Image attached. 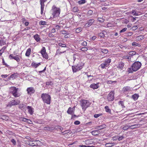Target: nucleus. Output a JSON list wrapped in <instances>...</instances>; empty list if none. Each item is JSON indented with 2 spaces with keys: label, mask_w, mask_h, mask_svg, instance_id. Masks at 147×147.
Returning a JSON list of instances; mask_svg holds the SVG:
<instances>
[{
  "label": "nucleus",
  "mask_w": 147,
  "mask_h": 147,
  "mask_svg": "<svg viewBox=\"0 0 147 147\" xmlns=\"http://www.w3.org/2000/svg\"><path fill=\"white\" fill-rule=\"evenodd\" d=\"M139 96L138 94H135L132 96V98L133 99L135 100H137Z\"/></svg>",
  "instance_id": "nucleus-23"
},
{
  "label": "nucleus",
  "mask_w": 147,
  "mask_h": 147,
  "mask_svg": "<svg viewBox=\"0 0 147 147\" xmlns=\"http://www.w3.org/2000/svg\"><path fill=\"white\" fill-rule=\"evenodd\" d=\"M94 21V19H90L88 21V23H86L84 26L87 27H89L92 24Z\"/></svg>",
  "instance_id": "nucleus-14"
},
{
  "label": "nucleus",
  "mask_w": 147,
  "mask_h": 147,
  "mask_svg": "<svg viewBox=\"0 0 147 147\" xmlns=\"http://www.w3.org/2000/svg\"><path fill=\"white\" fill-rule=\"evenodd\" d=\"M128 72L129 73H132L133 72V70L132 69V67L131 66L130 68H129L128 69Z\"/></svg>",
  "instance_id": "nucleus-50"
},
{
  "label": "nucleus",
  "mask_w": 147,
  "mask_h": 147,
  "mask_svg": "<svg viewBox=\"0 0 147 147\" xmlns=\"http://www.w3.org/2000/svg\"><path fill=\"white\" fill-rule=\"evenodd\" d=\"M27 91L28 94H33L35 92V90L32 87L28 88L27 89Z\"/></svg>",
  "instance_id": "nucleus-11"
},
{
  "label": "nucleus",
  "mask_w": 147,
  "mask_h": 147,
  "mask_svg": "<svg viewBox=\"0 0 147 147\" xmlns=\"http://www.w3.org/2000/svg\"><path fill=\"white\" fill-rule=\"evenodd\" d=\"M78 55L76 54H74L73 55V60H74V62L75 61L76 59V58H78Z\"/></svg>",
  "instance_id": "nucleus-38"
},
{
  "label": "nucleus",
  "mask_w": 147,
  "mask_h": 147,
  "mask_svg": "<svg viewBox=\"0 0 147 147\" xmlns=\"http://www.w3.org/2000/svg\"><path fill=\"white\" fill-rule=\"evenodd\" d=\"M142 125V124H138L136 125H134L131 126H129V127H130L131 129H133L140 127Z\"/></svg>",
  "instance_id": "nucleus-15"
},
{
  "label": "nucleus",
  "mask_w": 147,
  "mask_h": 147,
  "mask_svg": "<svg viewBox=\"0 0 147 147\" xmlns=\"http://www.w3.org/2000/svg\"><path fill=\"white\" fill-rule=\"evenodd\" d=\"M132 90V88L128 86H126L123 88L122 90L124 92H126L131 91Z\"/></svg>",
  "instance_id": "nucleus-12"
},
{
  "label": "nucleus",
  "mask_w": 147,
  "mask_h": 147,
  "mask_svg": "<svg viewBox=\"0 0 147 147\" xmlns=\"http://www.w3.org/2000/svg\"><path fill=\"white\" fill-rule=\"evenodd\" d=\"M124 65V63L121 62L119 64L117 67L120 69H122Z\"/></svg>",
  "instance_id": "nucleus-27"
},
{
  "label": "nucleus",
  "mask_w": 147,
  "mask_h": 147,
  "mask_svg": "<svg viewBox=\"0 0 147 147\" xmlns=\"http://www.w3.org/2000/svg\"><path fill=\"white\" fill-rule=\"evenodd\" d=\"M106 127V125L105 124H103L100 126H96V129L98 130H100Z\"/></svg>",
  "instance_id": "nucleus-19"
},
{
  "label": "nucleus",
  "mask_w": 147,
  "mask_h": 147,
  "mask_svg": "<svg viewBox=\"0 0 147 147\" xmlns=\"http://www.w3.org/2000/svg\"><path fill=\"white\" fill-rule=\"evenodd\" d=\"M14 56H13V55L12 54H10L9 56V57L10 59H13Z\"/></svg>",
  "instance_id": "nucleus-58"
},
{
  "label": "nucleus",
  "mask_w": 147,
  "mask_h": 147,
  "mask_svg": "<svg viewBox=\"0 0 147 147\" xmlns=\"http://www.w3.org/2000/svg\"><path fill=\"white\" fill-rule=\"evenodd\" d=\"M11 142L13 143V145H16V141L14 139H12L11 140Z\"/></svg>",
  "instance_id": "nucleus-53"
},
{
  "label": "nucleus",
  "mask_w": 147,
  "mask_h": 147,
  "mask_svg": "<svg viewBox=\"0 0 147 147\" xmlns=\"http://www.w3.org/2000/svg\"><path fill=\"white\" fill-rule=\"evenodd\" d=\"M81 45L84 46H86L87 45V43L86 41H84L81 43Z\"/></svg>",
  "instance_id": "nucleus-52"
},
{
  "label": "nucleus",
  "mask_w": 147,
  "mask_h": 147,
  "mask_svg": "<svg viewBox=\"0 0 147 147\" xmlns=\"http://www.w3.org/2000/svg\"><path fill=\"white\" fill-rule=\"evenodd\" d=\"M53 33L51 32H50L49 34V36L50 37H53L54 35L52 34Z\"/></svg>",
  "instance_id": "nucleus-61"
},
{
  "label": "nucleus",
  "mask_w": 147,
  "mask_h": 147,
  "mask_svg": "<svg viewBox=\"0 0 147 147\" xmlns=\"http://www.w3.org/2000/svg\"><path fill=\"white\" fill-rule=\"evenodd\" d=\"M124 58L125 59H128L129 60L130 59V58L128 56H125L124 57Z\"/></svg>",
  "instance_id": "nucleus-64"
},
{
  "label": "nucleus",
  "mask_w": 147,
  "mask_h": 147,
  "mask_svg": "<svg viewBox=\"0 0 147 147\" xmlns=\"http://www.w3.org/2000/svg\"><path fill=\"white\" fill-rule=\"evenodd\" d=\"M115 144L114 143H107L105 144L106 147H110L113 146Z\"/></svg>",
  "instance_id": "nucleus-29"
},
{
  "label": "nucleus",
  "mask_w": 147,
  "mask_h": 147,
  "mask_svg": "<svg viewBox=\"0 0 147 147\" xmlns=\"http://www.w3.org/2000/svg\"><path fill=\"white\" fill-rule=\"evenodd\" d=\"M67 32L65 30H63L61 31V33L63 34H67Z\"/></svg>",
  "instance_id": "nucleus-59"
},
{
  "label": "nucleus",
  "mask_w": 147,
  "mask_h": 147,
  "mask_svg": "<svg viewBox=\"0 0 147 147\" xmlns=\"http://www.w3.org/2000/svg\"><path fill=\"white\" fill-rule=\"evenodd\" d=\"M40 65V63H35L33 62L32 64V65L33 67L36 68L39 65Z\"/></svg>",
  "instance_id": "nucleus-25"
},
{
  "label": "nucleus",
  "mask_w": 147,
  "mask_h": 147,
  "mask_svg": "<svg viewBox=\"0 0 147 147\" xmlns=\"http://www.w3.org/2000/svg\"><path fill=\"white\" fill-rule=\"evenodd\" d=\"M80 122L79 121H76L74 122V124L75 125H78L80 124Z\"/></svg>",
  "instance_id": "nucleus-57"
},
{
  "label": "nucleus",
  "mask_w": 147,
  "mask_h": 147,
  "mask_svg": "<svg viewBox=\"0 0 147 147\" xmlns=\"http://www.w3.org/2000/svg\"><path fill=\"white\" fill-rule=\"evenodd\" d=\"M114 93L113 92H111L108 95L107 97V98L108 101H113L114 99Z\"/></svg>",
  "instance_id": "nucleus-9"
},
{
  "label": "nucleus",
  "mask_w": 147,
  "mask_h": 147,
  "mask_svg": "<svg viewBox=\"0 0 147 147\" xmlns=\"http://www.w3.org/2000/svg\"><path fill=\"white\" fill-rule=\"evenodd\" d=\"M31 52V49L29 48L28 49L25 55L26 56L29 57L30 54Z\"/></svg>",
  "instance_id": "nucleus-20"
},
{
  "label": "nucleus",
  "mask_w": 147,
  "mask_h": 147,
  "mask_svg": "<svg viewBox=\"0 0 147 147\" xmlns=\"http://www.w3.org/2000/svg\"><path fill=\"white\" fill-rule=\"evenodd\" d=\"M127 30V28H124L120 31V32L122 33V32H124L125 31Z\"/></svg>",
  "instance_id": "nucleus-55"
},
{
  "label": "nucleus",
  "mask_w": 147,
  "mask_h": 147,
  "mask_svg": "<svg viewBox=\"0 0 147 147\" xmlns=\"http://www.w3.org/2000/svg\"><path fill=\"white\" fill-rule=\"evenodd\" d=\"M60 26L59 25H57L55 26V30H58L60 28Z\"/></svg>",
  "instance_id": "nucleus-63"
},
{
  "label": "nucleus",
  "mask_w": 147,
  "mask_h": 147,
  "mask_svg": "<svg viewBox=\"0 0 147 147\" xmlns=\"http://www.w3.org/2000/svg\"><path fill=\"white\" fill-rule=\"evenodd\" d=\"M113 26V25L111 23H109L107 24V27H112Z\"/></svg>",
  "instance_id": "nucleus-60"
},
{
  "label": "nucleus",
  "mask_w": 147,
  "mask_h": 147,
  "mask_svg": "<svg viewBox=\"0 0 147 147\" xmlns=\"http://www.w3.org/2000/svg\"><path fill=\"white\" fill-rule=\"evenodd\" d=\"M47 0H40V4L41 5V13L42 14L44 13V9L45 5L44 2H46Z\"/></svg>",
  "instance_id": "nucleus-10"
},
{
  "label": "nucleus",
  "mask_w": 147,
  "mask_h": 147,
  "mask_svg": "<svg viewBox=\"0 0 147 147\" xmlns=\"http://www.w3.org/2000/svg\"><path fill=\"white\" fill-rule=\"evenodd\" d=\"M20 101L19 100L17 99L13 100L10 101L8 104V106L11 107L13 106L16 105H19Z\"/></svg>",
  "instance_id": "nucleus-6"
},
{
  "label": "nucleus",
  "mask_w": 147,
  "mask_h": 147,
  "mask_svg": "<svg viewBox=\"0 0 147 147\" xmlns=\"http://www.w3.org/2000/svg\"><path fill=\"white\" fill-rule=\"evenodd\" d=\"M46 84L47 85L49 86L52 85L53 83L52 82L49 81L47 82Z\"/></svg>",
  "instance_id": "nucleus-48"
},
{
  "label": "nucleus",
  "mask_w": 147,
  "mask_h": 147,
  "mask_svg": "<svg viewBox=\"0 0 147 147\" xmlns=\"http://www.w3.org/2000/svg\"><path fill=\"white\" fill-rule=\"evenodd\" d=\"M27 109H28V112L31 115H32L34 111V109L31 107L29 106H28L27 107Z\"/></svg>",
  "instance_id": "nucleus-16"
},
{
  "label": "nucleus",
  "mask_w": 147,
  "mask_h": 147,
  "mask_svg": "<svg viewBox=\"0 0 147 147\" xmlns=\"http://www.w3.org/2000/svg\"><path fill=\"white\" fill-rule=\"evenodd\" d=\"M93 142L92 139L87 140L85 141V142L87 144H92Z\"/></svg>",
  "instance_id": "nucleus-22"
},
{
  "label": "nucleus",
  "mask_w": 147,
  "mask_h": 147,
  "mask_svg": "<svg viewBox=\"0 0 147 147\" xmlns=\"http://www.w3.org/2000/svg\"><path fill=\"white\" fill-rule=\"evenodd\" d=\"M88 49L87 47H82L80 49V50L82 51H87Z\"/></svg>",
  "instance_id": "nucleus-46"
},
{
  "label": "nucleus",
  "mask_w": 147,
  "mask_h": 147,
  "mask_svg": "<svg viewBox=\"0 0 147 147\" xmlns=\"http://www.w3.org/2000/svg\"><path fill=\"white\" fill-rule=\"evenodd\" d=\"M18 89L16 88L15 87H13L10 88L11 92L13 95L15 97H18L20 95L18 92Z\"/></svg>",
  "instance_id": "nucleus-5"
},
{
  "label": "nucleus",
  "mask_w": 147,
  "mask_h": 147,
  "mask_svg": "<svg viewBox=\"0 0 147 147\" xmlns=\"http://www.w3.org/2000/svg\"><path fill=\"white\" fill-rule=\"evenodd\" d=\"M70 37V35L69 34L67 33V34H66V35L64 36V37L65 38H69Z\"/></svg>",
  "instance_id": "nucleus-56"
},
{
  "label": "nucleus",
  "mask_w": 147,
  "mask_h": 147,
  "mask_svg": "<svg viewBox=\"0 0 147 147\" xmlns=\"http://www.w3.org/2000/svg\"><path fill=\"white\" fill-rule=\"evenodd\" d=\"M102 115V113L95 114L94 115V117L95 118H97Z\"/></svg>",
  "instance_id": "nucleus-47"
},
{
  "label": "nucleus",
  "mask_w": 147,
  "mask_h": 147,
  "mask_svg": "<svg viewBox=\"0 0 147 147\" xmlns=\"http://www.w3.org/2000/svg\"><path fill=\"white\" fill-rule=\"evenodd\" d=\"M108 66L107 64L105 62L100 65L102 69L105 68V67H107Z\"/></svg>",
  "instance_id": "nucleus-30"
},
{
  "label": "nucleus",
  "mask_w": 147,
  "mask_h": 147,
  "mask_svg": "<svg viewBox=\"0 0 147 147\" xmlns=\"http://www.w3.org/2000/svg\"><path fill=\"white\" fill-rule=\"evenodd\" d=\"M55 31H56L55 29L54 28H53L51 30V32L52 33H54L55 32Z\"/></svg>",
  "instance_id": "nucleus-62"
},
{
  "label": "nucleus",
  "mask_w": 147,
  "mask_h": 147,
  "mask_svg": "<svg viewBox=\"0 0 147 147\" xmlns=\"http://www.w3.org/2000/svg\"><path fill=\"white\" fill-rule=\"evenodd\" d=\"M143 39V37L142 36H138L136 38V40H142Z\"/></svg>",
  "instance_id": "nucleus-41"
},
{
  "label": "nucleus",
  "mask_w": 147,
  "mask_h": 147,
  "mask_svg": "<svg viewBox=\"0 0 147 147\" xmlns=\"http://www.w3.org/2000/svg\"><path fill=\"white\" fill-rule=\"evenodd\" d=\"M73 10L74 12H77L78 11V9L77 7H75L73 8Z\"/></svg>",
  "instance_id": "nucleus-43"
},
{
  "label": "nucleus",
  "mask_w": 147,
  "mask_h": 147,
  "mask_svg": "<svg viewBox=\"0 0 147 147\" xmlns=\"http://www.w3.org/2000/svg\"><path fill=\"white\" fill-rule=\"evenodd\" d=\"M86 2V1L85 0H81L79 1L78 2V3L79 5H82L85 3Z\"/></svg>",
  "instance_id": "nucleus-32"
},
{
  "label": "nucleus",
  "mask_w": 147,
  "mask_h": 147,
  "mask_svg": "<svg viewBox=\"0 0 147 147\" xmlns=\"http://www.w3.org/2000/svg\"><path fill=\"white\" fill-rule=\"evenodd\" d=\"M81 106L82 109L84 111H85L90 104L88 100H81Z\"/></svg>",
  "instance_id": "nucleus-4"
},
{
  "label": "nucleus",
  "mask_w": 147,
  "mask_h": 147,
  "mask_svg": "<svg viewBox=\"0 0 147 147\" xmlns=\"http://www.w3.org/2000/svg\"><path fill=\"white\" fill-rule=\"evenodd\" d=\"M82 28L81 27L77 28L76 30V33H79L82 31Z\"/></svg>",
  "instance_id": "nucleus-33"
},
{
  "label": "nucleus",
  "mask_w": 147,
  "mask_h": 147,
  "mask_svg": "<svg viewBox=\"0 0 147 147\" xmlns=\"http://www.w3.org/2000/svg\"><path fill=\"white\" fill-rule=\"evenodd\" d=\"M98 20L99 22H103L105 21L104 19L101 18H98Z\"/></svg>",
  "instance_id": "nucleus-40"
},
{
  "label": "nucleus",
  "mask_w": 147,
  "mask_h": 147,
  "mask_svg": "<svg viewBox=\"0 0 147 147\" xmlns=\"http://www.w3.org/2000/svg\"><path fill=\"white\" fill-rule=\"evenodd\" d=\"M132 13L133 14V15L134 16H138L139 15L138 12H136L135 10H132Z\"/></svg>",
  "instance_id": "nucleus-31"
},
{
  "label": "nucleus",
  "mask_w": 147,
  "mask_h": 147,
  "mask_svg": "<svg viewBox=\"0 0 147 147\" xmlns=\"http://www.w3.org/2000/svg\"><path fill=\"white\" fill-rule=\"evenodd\" d=\"M82 65L80 64L77 65L72 66V68L74 72H76L81 69L82 68Z\"/></svg>",
  "instance_id": "nucleus-7"
},
{
  "label": "nucleus",
  "mask_w": 147,
  "mask_h": 147,
  "mask_svg": "<svg viewBox=\"0 0 147 147\" xmlns=\"http://www.w3.org/2000/svg\"><path fill=\"white\" fill-rule=\"evenodd\" d=\"M51 11L52 12V15L53 18H57L59 17L61 12V9L53 5L52 7Z\"/></svg>",
  "instance_id": "nucleus-1"
},
{
  "label": "nucleus",
  "mask_w": 147,
  "mask_h": 147,
  "mask_svg": "<svg viewBox=\"0 0 147 147\" xmlns=\"http://www.w3.org/2000/svg\"><path fill=\"white\" fill-rule=\"evenodd\" d=\"M46 22L44 21H41L40 22L39 24H40L42 25H45L46 24Z\"/></svg>",
  "instance_id": "nucleus-54"
},
{
  "label": "nucleus",
  "mask_w": 147,
  "mask_h": 147,
  "mask_svg": "<svg viewBox=\"0 0 147 147\" xmlns=\"http://www.w3.org/2000/svg\"><path fill=\"white\" fill-rule=\"evenodd\" d=\"M18 74L17 73H14L10 76L9 78V79L12 78L13 80L17 78L18 77Z\"/></svg>",
  "instance_id": "nucleus-18"
},
{
  "label": "nucleus",
  "mask_w": 147,
  "mask_h": 147,
  "mask_svg": "<svg viewBox=\"0 0 147 147\" xmlns=\"http://www.w3.org/2000/svg\"><path fill=\"white\" fill-rule=\"evenodd\" d=\"M75 109V106L72 108H71V107H69L67 111V113L71 115L73 114L74 113Z\"/></svg>",
  "instance_id": "nucleus-13"
},
{
  "label": "nucleus",
  "mask_w": 147,
  "mask_h": 147,
  "mask_svg": "<svg viewBox=\"0 0 147 147\" xmlns=\"http://www.w3.org/2000/svg\"><path fill=\"white\" fill-rule=\"evenodd\" d=\"M5 44V42L3 40H0V46H2Z\"/></svg>",
  "instance_id": "nucleus-35"
},
{
  "label": "nucleus",
  "mask_w": 147,
  "mask_h": 147,
  "mask_svg": "<svg viewBox=\"0 0 147 147\" xmlns=\"http://www.w3.org/2000/svg\"><path fill=\"white\" fill-rule=\"evenodd\" d=\"M34 38L35 40L37 42H39L40 41V38L39 35L38 34H36L34 36Z\"/></svg>",
  "instance_id": "nucleus-21"
},
{
  "label": "nucleus",
  "mask_w": 147,
  "mask_h": 147,
  "mask_svg": "<svg viewBox=\"0 0 147 147\" xmlns=\"http://www.w3.org/2000/svg\"><path fill=\"white\" fill-rule=\"evenodd\" d=\"M41 97L44 102L47 104H49L50 103L51 97L50 95L47 94H42Z\"/></svg>",
  "instance_id": "nucleus-2"
},
{
  "label": "nucleus",
  "mask_w": 147,
  "mask_h": 147,
  "mask_svg": "<svg viewBox=\"0 0 147 147\" xmlns=\"http://www.w3.org/2000/svg\"><path fill=\"white\" fill-rule=\"evenodd\" d=\"M105 62L107 64V65H109L110 63L111 62V59H108L107 60L105 61Z\"/></svg>",
  "instance_id": "nucleus-39"
},
{
  "label": "nucleus",
  "mask_w": 147,
  "mask_h": 147,
  "mask_svg": "<svg viewBox=\"0 0 147 147\" xmlns=\"http://www.w3.org/2000/svg\"><path fill=\"white\" fill-rule=\"evenodd\" d=\"M44 129L48 131H51L53 130L54 128L52 127H46L44 128Z\"/></svg>",
  "instance_id": "nucleus-26"
},
{
  "label": "nucleus",
  "mask_w": 147,
  "mask_h": 147,
  "mask_svg": "<svg viewBox=\"0 0 147 147\" xmlns=\"http://www.w3.org/2000/svg\"><path fill=\"white\" fill-rule=\"evenodd\" d=\"M93 13V11L92 10H90L88 12V14L89 16H90Z\"/></svg>",
  "instance_id": "nucleus-51"
},
{
  "label": "nucleus",
  "mask_w": 147,
  "mask_h": 147,
  "mask_svg": "<svg viewBox=\"0 0 147 147\" xmlns=\"http://www.w3.org/2000/svg\"><path fill=\"white\" fill-rule=\"evenodd\" d=\"M13 59L15 60L17 62L19 61L20 60L19 58L18 57V55H17L15 56H14Z\"/></svg>",
  "instance_id": "nucleus-42"
},
{
  "label": "nucleus",
  "mask_w": 147,
  "mask_h": 147,
  "mask_svg": "<svg viewBox=\"0 0 147 147\" xmlns=\"http://www.w3.org/2000/svg\"><path fill=\"white\" fill-rule=\"evenodd\" d=\"M58 45L59 46L61 47H66V45L65 44H62L61 43H59Z\"/></svg>",
  "instance_id": "nucleus-44"
},
{
  "label": "nucleus",
  "mask_w": 147,
  "mask_h": 147,
  "mask_svg": "<svg viewBox=\"0 0 147 147\" xmlns=\"http://www.w3.org/2000/svg\"><path fill=\"white\" fill-rule=\"evenodd\" d=\"M98 36L100 37H105V34L103 33H100L98 34Z\"/></svg>",
  "instance_id": "nucleus-45"
},
{
  "label": "nucleus",
  "mask_w": 147,
  "mask_h": 147,
  "mask_svg": "<svg viewBox=\"0 0 147 147\" xmlns=\"http://www.w3.org/2000/svg\"><path fill=\"white\" fill-rule=\"evenodd\" d=\"M105 111L106 112H110L111 110L109 108V107L108 106H106L105 107Z\"/></svg>",
  "instance_id": "nucleus-34"
},
{
  "label": "nucleus",
  "mask_w": 147,
  "mask_h": 147,
  "mask_svg": "<svg viewBox=\"0 0 147 147\" xmlns=\"http://www.w3.org/2000/svg\"><path fill=\"white\" fill-rule=\"evenodd\" d=\"M136 54V52L135 51H132L130 52L129 53V55L130 56L134 55Z\"/></svg>",
  "instance_id": "nucleus-37"
},
{
  "label": "nucleus",
  "mask_w": 147,
  "mask_h": 147,
  "mask_svg": "<svg viewBox=\"0 0 147 147\" xmlns=\"http://www.w3.org/2000/svg\"><path fill=\"white\" fill-rule=\"evenodd\" d=\"M100 133V131L98 130L94 131L91 132V134L93 135H97Z\"/></svg>",
  "instance_id": "nucleus-24"
},
{
  "label": "nucleus",
  "mask_w": 147,
  "mask_h": 147,
  "mask_svg": "<svg viewBox=\"0 0 147 147\" xmlns=\"http://www.w3.org/2000/svg\"><path fill=\"white\" fill-rule=\"evenodd\" d=\"M40 53L44 58L46 59H48V55L46 52V49L45 47H43L42 48L40 51Z\"/></svg>",
  "instance_id": "nucleus-8"
},
{
  "label": "nucleus",
  "mask_w": 147,
  "mask_h": 147,
  "mask_svg": "<svg viewBox=\"0 0 147 147\" xmlns=\"http://www.w3.org/2000/svg\"><path fill=\"white\" fill-rule=\"evenodd\" d=\"M101 52L105 54H107L108 52L107 49H100Z\"/></svg>",
  "instance_id": "nucleus-28"
},
{
  "label": "nucleus",
  "mask_w": 147,
  "mask_h": 147,
  "mask_svg": "<svg viewBox=\"0 0 147 147\" xmlns=\"http://www.w3.org/2000/svg\"><path fill=\"white\" fill-rule=\"evenodd\" d=\"M129 128H130L129 126H128L127 125H126L123 127V129L124 130H126L127 129Z\"/></svg>",
  "instance_id": "nucleus-49"
},
{
  "label": "nucleus",
  "mask_w": 147,
  "mask_h": 147,
  "mask_svg": "<svg viewBox=\"0 0 147 147\" xmlns=\"http://www.w3.org/2000/svg\"><path fill=\"white\" fill-rule=\"evenodd\" d=\"M141 66V63L139 61H137L133 63L131 66L132 69L133 71H136L139 69Z\"/></svg>",
  "instance_id": "nucleus-3"
},
{
  "label": "nucleus",
  "mask_w": 147,
  "mask_h": 147,
  "mask_svg": "<svg viewBox=\"0 0 147 147\" xmlns=\"http://www.w3.org/2000/svg\"><path fill=\"white\" fill-rule=\"evenodd\" d=\"M90 87L91 88H92L94 89L98 88L99 87L98 83L96 84H92L90 85Z\"/></svg>",
  "instance_id": "nucleus-17"
},
{
  "label": "nucleus",
  "mask_w": 147,
  "mask_h": 147,
  "mask_svg": "<svg viewBox=\"0 0 147 147\" xmlns=\"http://www.w3.org/2000/svg\"><path fill=\"white\" fill-rule=\"evenodd\" d=\"M132 45L133 46H136L139 47H140L141 46V45H140V44L137 43L136 42H133L132 43Z\"/></svg>",
  "instance_id": "nucleus-36"
}]
</instances>
